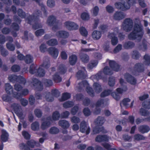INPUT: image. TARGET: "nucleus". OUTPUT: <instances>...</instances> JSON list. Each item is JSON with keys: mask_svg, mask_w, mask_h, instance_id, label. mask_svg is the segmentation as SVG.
Instances as JSON below:
<instances>
[{"mask_svg": "<svg viewBox=\"0 0 150 150\" xmlns=\"http://www.w3.org/2000/svg\"><path fill=\"white\" fill-rule=\"evenodd\" d=\"M41 16L42 13L41 11L38 9H36L34 11L32 15H30L27 17L26 21L30 24H32L33 23H34L35 24L33 25V28L34 29H36L42 27L40 24L36 23L39 18Z\"/></svg>", "mask_w": 150, "mask_h": 150, "instance_id": "nucleus-1", "label": "nucleus"}, {"mask_svg": "<svg viewBox=\"0 0 150 150\" xmlns=\"http://www.w3.org/2000/svg\"><path fill=\"white\" fill-rule=\"evenodd\" d=\"M144 64L138 63L135 64L134 67V71H132V73L136 74V73H141L144 70V65L148 66L150 64V56L147 54H146L144 56Z\"/></svg>", "mask_w": 150, "mask_h": 150, "instance_id": "nucleus-2", "label": "nucleus"}, {"mask_svg": "<svg viewBox=\"0 0 150 150\" xmlns=\"http://www.w3.org/2000/svg\"><path fill=\"white\" fill-rule=\"evenodd\" d=\"M47 24L50 26H53L52 29L54 31L59 29V27L62 25V23L56 19L55 16L53 15L49 16L47 21Z\"/></svg>", "mask_w": 150, "mask_h": 150, "instance_id": "nucleus-3", "label": "nucleus"}, {"mask_svg": "<svg viewBox=\"0 0 150 150\" xmlns=\"http://www.w3.org/2000/svg\"><path fill=\"white\" fill-rule=\"evenodd\" d=\"M29 72L31 74L40 77H43L45 74L44 69L37 65L34 64L31 65L29 68Z\"/></svg>", "mask_w": 150, "mask_h": 150, "instance_id": "nucleus-4", "label": "nucleus"}, {"mask_svg": "<svg viewBox=\"0 0 150 150\" xmlns=\"http://www.w3.org/2000/svg\"><path fill=\"white\" fill-rule=\"evenodd\" d=\"M127 2L122 4L120 2H116L115 4V7L118 9L125 11L129 9L130 5L136 3L135 0H127Z\"/></svg>", "mask_w": 150, "mask_h": 150, "instance_id": "nucleus-5", "label": "nucleus"}, {"mask_svg": "<svg viewBox=\"0 0 150 150\" xmlns=\"http://www.w3.org/2000/svg\"><path fill=\"white\" fill-rule=\"evenodd\" d=\"M133 25L132 19L130 18H127L124 20L122 27L124 30L127 32H129L132 30Z\"/></svg>", "mask_w": 150, "mask_h": 150, "instance_id": "nucleus-6", "label": "nucleus"}, {"mask_svg": "<svg viewBox=\"0 0 150 150\" xmlns=\"http://www.w3.org/2000/svg\"><path fill=\"white\" fill-rule=\"evenodd\" d=\"M135 20L133 30L142 37L144 33L143 27L139 18H135Z\"/></svg>", "mask_w": 150, "mask_h": 150, "instance_id": "nucleus-7", "label": "nucleus"}, {"mask_svg": "<svg viewBox=\"0 0 150 150\" xmlns=\"http://www.w3.org/2000/svg\"><path fill=\"white\" fill-rule=\"evenodd\" d=\"M8 79L11 82L13 83L18 82L24 85L26 82L25 79L21 76H18L15 75H10Z\"/></svg>", "mask_w": 150, "mask_h": 150, "instance_id": "nucleus-8", "label": "nucleus"}, {"mask_svg": "<svg viewBox=\"0 0 150 150\" xmlns=\"http://www.w3.org/2000/svg\"><path fill=\"white\" fill-rule=\"evenodd\" d=\"M80 131L82 133L88 134L90 131V128L87 123L84 121H82L80 125Z\"/></svg>", "mask_w": 150, "mask_h": 150, "instance_id": "nucleus-9", "label": "nucleus"}, {"mask_svg": "<svg viewBox=\"0 0 150 150\" xmlns=\"http://www.w3.org/2000/svg\"><path fill=\"white\" fill-rule=\"evenodd\" d=\"M65 27L69 30H76L79 28V26L76 23L71 21H67L64 23Z\"/></svg>", "mask_w": 150, "mask_h": 150, "instance_id": "nucleus-10", "label": "nucleus"}, {"mask_svg": "<svg viewBox=\"0 0 150 150\" xmlns=\"http://www.w3.org/2000/svg\"><path fill=\"white\" fill-rule=\"evenodd\" d=\"M33 87L37 91H41L43 89V86L41 82L38 79L34 78L32 82Z\"/></svg>", "mask_w": 150, "mask_h": 150, "instance_id": "nucleus-11", "label": "nucleus"}, {"mask_svg": "<svg viewBox=\"0 0 150 150\" xmlns=\"http://www.w3.org/2000/svg\"><path fill=\"white\" fill-rule=\"evenodd\" d=\"M33 87L37 91H41L43 89V86L41 82L38 79L34 78L32 82Z\"/></svg>", "mask_w": 150, "mask_h": 150, "instance_id": "nucleus-12", "label": "nucleus"}, {"mask_svg": "<svg viewBox=\"0 0 150 150\" xmlns=\"http://www.w3.org/2000/svg\"><path fill=\"white\" fill-rule=\"evenodd\" d=\"M11 107L18 117H21L23 115L21 106L18 103H14L11 105Z\"/></svg>", "mask_w": 150, "mask_h": 150, "instance_id": "nucleus-13", "label": "nucleus"}, {"mask_svg": "<svg viewBox=\"0 0 150 150\" xmlns=\"http://www.w3.org/2000/svg\"><path fill=\"white\" fill-rule=\"evenodd\" d=\"M128 37L130 40H137L139 41L141 40L142 36L133 30L128 35Z\"/></svg>", "mask_w": 150, "mask_h": 150, "instance_id": "nucleus-14", "label": "nucleus"}, {"mask_svg": "<svg viewBox=\"0 0 150 150\" xmlns=\"http://www.w3.org/2000/svg\"><path fill=\"white\" fill-rule=\"evenodd\" d=\"M126 16L125 14L123 12L117 11L114 14L113 18L115 20L119 21L124 19Z\"/></svg>", "mask_w": 150, "mask_h": 150, "instance_id": "nucleus-15", "label": "nucleus"}, {"mask_svg": "<svg viewBox=\"0 0 150 150\" xmlns=\"http://www.w3.org/2000/svg\"><path fill=\"white\" fill-rule=\"evenodd\" d=\"M69 34L68 32L63 30H59L56 32V35L59 38H61L64 39L67 38L69 36Z\"/></svg>", "mask_w": 150, "mask_h": 150, "instance_id": "nucleus-16", "label": "nucleus"}, {"mask_svg": "<svg viewBox=\"0 0 150 150\" xmlns=\"http://www.w3.org/2000/svg\"><path fill=\"white\" fill-rule=\"evenodd\" d=\"M29 91L27 89H24L22 90L20 93L14 92L13 93L14 97L17 99H19L22 96H25L28 94Z\"/></svg>", "mask_w": 150, "mask_h": 150, "instance_id": "nucleus-17", "label": "nucleus"}, {"mask_svg": "<svg viewBox=\"0 0 150 150\" xmlns=\"http://www.w3.org/2000/svg\"><path fill=\"white\" fill-rule=\"evenodd\" d=\"M116 92H114L111 93L112 97L116 100H119L120 98L121 94L122 93V90L120 88L116 89Z\"/></svg>", "mask_w": 150, "mask_h": 150, "instance_id": "nucleus-18", "label": "nucleus"}, {"mask_svg": "<svg viewBox=\"0 0 150 150\" xmlns=\"http://www.w3.org/2000/svg\"><path fill=\"white\" fill-rule=\"evenodd\" d=\"M125 79L128 82L132 85H135L136 83V80L134 77L128 73L124 75Z\"/></svg>", "mask_w": 150, "mask_h": 150, "instance_id": "nucleus-19", "label": "nucleus"}, {"mask_svg": "<svg viewBox=\"0 0 150 150\" xmlns=\"http://www.w3.org/2000/svg\"><path fill=\"white\" fill-rule=\"evenodd\" d=\"M109 64L110 67L113 70L118 71L120 70V66L114 60H110L109 59Z\"/></svg>", "mask_w": 150, "mask_h": 150, "instance_id": "nucleus-20", "label": "nucleus"}, {"mask_svg": "<svg viewBox=\"0 0 150 150\" xmlns=\"http://www.w3.org/2000/svg\"><path fill=\"white\" fill-rule=\"evenodd\" d=\"M76 76L79 79H83L86 77V71L84 67H82L81 70H79L77 73Z\"/></svg>", "mask_w": 150, "mask_h": 150, "instance_id": "nucleus-21", "label": "nucleus"}, {"mask_svg": "<svg viewBox=\"0 0 150 150\" xmlns=\"http://www.w3.org/2000/svg\"><path fill=\"white\" fill-rule=\"evenodd\" d=\"M49 53L53 57L56 58L58 56L59 51L58 50L54 47H50L48 49Z\"/></svg>", "mask_w": 150, "mask_h": 150, "instance_id": "nucleus-22", "label": "nucleus"}, {"mask_svg": "<svg viewBox=\"0 0 150 150\" xmlns=\"http://www.w3.org/2000/svg\"><path fill=\"white\" fill-rule=\"evenodd\" d=\"M134 43L131 41H126L123 44V47L127 50L132 49L134 48Z\"/></svg>", "mask_w": 150, "mask_h": 150, "instance_id": "nucleus-23", "label": "nucleus"}, {"mask_svg": "<svg viewBox=\"0 0 150 150\" xmlns=\"http://www.w3.org/2000/svg\"><path fill=\"white\" fill-rule=\"evenodd\" d=\"M108 137L105 135L98 136L95 139L96 141L98 142H108Z\"/></svg>", "mask_w": 150, "mask_h": 150, "instance_id": "nucleus-24", "label": "nucleus"}, {"mask_svg": "<svg viewBox=\"0 0 150 150\" xmlns=\"http://www.w3.org/2000/svg\"><path fill=\"white\" fill-rule=\"evenodd\" d=\"M2 134L1 137V139L2 142H6L8 139V134L6 131L4 129L2 130Z\"/></svg>", "mask_w": 150, "mask_h": 150, "instance_id": "nucleus-25", "label": "nucleus"}, {"mask_svg": "<svg viewBox=\"0 0 150 150\" xmlns=\"http://www.w3.org/2000/svg\"><path fill=\"white\" fill-rule=\"evenodd\" d=\"M59 125L64 129H67L70 126L69 122L65 120H60L59 122Z\"/></svg>", "mask_w": 150, "mask_h": 150, "instance_id": "nucleus-26", "label": "nucleus"}, {"mask_svg": "<svg viewBox=\"0 0 150 150\" xmlns=\"http://www.w3.org/2000/svg\"><path fill=\"white\" fill-rule=\"evenodd\" d=\"M139 131L142 134L148 132L150 130L149 127L146 125L140 126L138 128Z\"/></svg>", "mask_w": 150, "mask_h": 150, "instance_id": "nucleus-27", "label": "nucleus"}, {"mask_svg": "<svg viewBox=\"0 0 150 150\" xmlns=\"http://www.w3.org/2000/svg\"><path fill=\"white\" fill-rule=\"evenodd\" d=\"M5 90L6 93L9 94H13V88L9 83H6L5 84Z\"/></svg>", "mask_w": 150, "mask_h": 150, "instance_id": "nucleus-28", "label": "nucleus"}, {"mask_svg": "<svg viewBox=\"0 0 150 150\" xmlns=\"http://www.w3.org/2000/svg\"><path fill=\"white\" fill-rule=\"evenodd\" d=\"M101 36V33L100 31L94 30L92 33L93 38L96 40H99Z\"/></svg>", "mask_w": 150, "mask_h": 150, "instance_id": "nucleus-29", "label": "nucleus"}, {"mask_svg": "<svg viewBox=\"0 0 150 150\" xmlns=\"http://www.w3.org/2000/svg\"><path fill=\"white\" fill-rule=\"evenodd\" d=\"M88 83L85 80L82 81L81 82L79 83L78 86L79 91L80 92L85 87L88 86Z\"/></svg>", "mask_w": 150, "mask_h": 150, "instance_id": "nucleus-30", "label": "nucleus"}, {"mask_svg": "<svg viewBox=\"0 0 150 150\" xmlns=\"http://www.w3.org/2000/svg\"><path fill=\"white\" fill-rule=\"evenodd\" d=\"M104 118L101 116H98L95 121V122L98 126H101L105 122Z\"/></svg>", "mask_w": 150, "mask_h": 150, "instance_id": "nucleus-31", "label": "nucleus"}, {"mask_svg": "<svg viewBox=\"0 0 150 150\" xmlns=\"http://www.w3.org/2000/svg\"><path fill=\"white\" fill-rule=\"evenodd\" d=\"M93 88L96 92L99 93L102 91L101 86L98 83L96 82L93 85Z\"/></svg>", "mask_w": 150, "mask_h": 150, "instance_id": "nucleus-32", "label": "nucleus"}, {"mask_svg": "<svg viewBox=\"0 0 150 150\" xmlns=\"http://www.w3.org/2000/svg\"><path fill=\"white\" fill-rule=\"evenodd\" d=\"M109 37H111V43L112 45H115L118 42V39L117 37L112 35V34H110Z\"/></svg>", "mask_w": 150, "mask_h": 150, "instance_id": "nucleus-33", "label": "nucleus"}, {"mask_svg": "<svg viewBox=\"0 0 150 150\" xmlns=\"http://www.w3.org/2000/svg\"><path fill=\"white\" fill-rule=\"evenodd\" d=\"M103 72L104 74L107 75H111L113 74V71L112 70L108 67H105L103 70Z\"/></svg>", "mask_w": 150, "mask_h": 150, "instance_id": "nucleus-34", "label": "nucleus"}, {"mask_svg": "<svg viewBox=\"0 0 150 150\" xmlns=\"http://www.w3.org/2000/svg\"><path fill=\"white\" fill-rule=\"evenodd\" d=\"M50 122L49 121H44L42 123L41 128L43 130H45L50 126Z\"/></svg>", "mask_w": 150, "mask_h": 150, "instance_id": "nucleus-35", "label": "nucleus"}, {"mask_svg": "<svg viewBox=\"0 0 150 150\" xmlns=\"http://www.w3.org/2000/svg\"><path fill=\"white\" fill-rule=\"evenodd\" d=\"M71 97V94L67 92L64 93L61 98L59 99L60 101H63L69 99Z\"/></svg>", "mask_w": 150, "mask_h": 150, "instance_id": "nucleus-36", "label": "nucleus"}, {"mask_svg": "<svg viewBox=\"0 0 150 150\" xmlns=\"http://www.w3.org/2000/svg\"><path fill=\"white\" fill-rule=\"evenodd\" d=\"M77 60V57L75 55H72L69 57V62L71 65H74L76 62Z\"/></svg>", "mask_w": 150, "mask_h": 150, "instance_id": "nucleus-37", "label": "nucleus"}, {"mask_svg": "<svg viewBox=\"0 0 150 150\" xmlns=\"http://www.w3.org/2000/svg\"><path fill=\"white\" fill-rule=\"evenodd\" d=\"M46 43L49 46H54L58 44V42L57 39H52L47 41Z\"/></svg>", "mask_w": 150, "mask_h": 150, "instance_id": "nucleus-38", "label": "nucleus"}, {"mask_svg": "<svg viewBox=\"0 0 150 150\" xmlns=\"http://www.w3.org/2000/svg\"><path fill=\"white\" fill-rule=\"evenodd\" d=\"M33 56L30 54L27 55L24 59L25 62L27 64H30L33 61Z\"/></svg>", "mask_w": 150, "mask_h": 150, "instance_id": "nucleus-39", "label": "nucleus"}, {"mask_svg": "<svg viewBox=\"0 0 150 150\" xmlns=\"http://www.w3.org/2000/svg\"><path fill=\"white\" fill-rule=\"evenodd\" d=\"M80 57L81 60L83 63H87L89 60L88 56L86 54H82L80 55Z\"/></svg>", "mask_w": 150, "mask_h": 150, "instance_id": "nucleus-40", "label": "nucleus"}, {"mask_svg": "<svg viewBox=\"0 0 150 150\" xmlns=\"http://www.w3.org/2000/svg\"><path fill=\"white\" fill-rule=\"evenodd\" d=\"M42 66L45 69L48 68L50 66V63L49 60V58L47 57H46L44 59L43 63L42 64Z\"/></svg>", "mask_w": 150, "mask_h": 150, "instance_id": "nucleus-41", "label": "nucleus"}, {"mask_svg": "<svg viewBox=\"0 0 150 150\" xmlns=\"http://www.w3.org/2000/svg\"><path fill=\"white\" fill-rule=\"evenodd\" d=\"M53 79L54 81L57 83L61 82L62 80V78L57 73L55 74L53 76Z\"/></svg>", "mask_w": 150, "mask_h": 150, "instance_id": "nucleus-42", "label": "nucleus"}, {"mask_svg": "<svg viewBox=\"0 0 150 150\" xmlns=\"http://www.w3.org/2000/svg\"><path fill=\"white\" fill-rule=\"evenodd\" d=\"M103 72L102 71H99L97 74L95 75L92 76L91 78L96 79V80H98L101 79L103 76Z\"/></svg>", "mask_w": 150, "mask_h": 150, "instance_id": "nucleus-43", "label": "nucleus"}, {"mask_svg": "<svg viewBox=\"0 0 150 150\" xmlns=\"http://www.w3.org/2000/svg\"><path fill=\"white\" fill-rule=\"evenodd\" d=\"M139 112L142 116H144L149 115L150 114V112L148 110L142 108L140 109Z\"/></svg>", "mask_w": 150, "mask_h": 150, "instance_id": "nucleus-44", "label": "nucleus"}, {"mask_svg": "<svg viewBox=\"0 0 150 150\" xmlns=\"http://www.w3.org/2000/svg\"><path fill=\"white\" fill-rule=\"evenodd\" d=\"M86 91H87L88 93L92 97L94 96V92L93 89V88L88 86L86 87Z\"/></svg>", "mask_w": 150, "mask_h": 150, "instance_id": "nucleus-45", "label": "nucleus"}, {"mask_svg": "<svg viewBox=\"0 0 150 150\" xmlns=\"http://www.w3.org/2000/svg\"><path fill=\"white\" fill-rule=\"evenodd\" d=\"M0 50L1 54L4 57L7 56L8 54V51L4 49L3 46L1 45H0Z\"/></svg>", "mask_w": 150, "mask_h": 150, "instance_id": "nucleus-46", "label": "nucleus"}, {"mask_svg": "<svg viewBox=\"0 0 150 150\" xmlns=\"http://www.w3.org/2000/svg\"><path fill=\"white\" fill-rule=\"evenodd\" d=\"M67 69L64 65L62 64L60 65L58 69V71L61 74H64L66 71Z\"/></svg>", "mask_w": 150, "mask_h": 150, "instance_id": "nucleus-47", "label": "nucleus"}, {"mask_svg": "<svg viewBox=\"0 0 150 150\" xmlns=\"http://www.w3.org/2000/svg\"><path fill=\"white\" fill-rule=\"evenodd\" d=\"M31 128L34 131H37L39 129V125L38 122H35L31 125Z\"/></svg>", "mask_w": 150, "mask_h": 150, "instance_id": "nucleus-48", "label": "nucleus"}, {"mask_svg": "<svg viewBox=\"0 0 150 150\" xmlns=\"http://www.w3.org/2000/svg\"><path fill=\"white\" fill-rule=\"evenodd\" d=\"M132 55V58L136 59H138L141 56V55L139 52L136 50L133 51Z\"/></svg>", "mask_w": 150, "mask_h": 150, "instance_id": "nucleus-49", "label": "nucleus"}, {"mask_svg": "<svg viewBox=\"0 0 150 150\" xmlns=\"http://www.w3.org/2000/svg\"><path fill=\"white\" fill-rule=\"evenodd\" d=\"M74 105L73 102L67 101L64 103L63 104V106L65 108H68L71 107Z\"/></svg>", "mask_w": 150, "mask_h": 150, "instance_id": "nucleus-50", "label": "nucleus"}, {"mask_svg": "<svg viewBox=\"0 0 150 150\" xmlns=\"http://www.w3.org/2000/svg\"><path fill=\"white\" fill-rule=\"evenodd\" d=\"M103 129L104 128L103 127H96L93 129V132L94 134H97L101 132H104L103 131Z\"/></svg>", "mask_w": 150, "mask_h": 150, "instance_id": "nucleus-51", "label": "nucleus"}, {"mask_svg": "<svg viewBox=\"0 0 150 150\" xmlns=\"http://www.w3.org/2000/svg\"><path fill=\"white\" fill-rule=\"evenodd\" d=\"M59 129L55 127H51L49 130V132L51 134H56L59 133Z\"/></svg>", "mask_w": 150, "mask_h": 150, "instance_id": "nucleus-52", "label": "nucleus"}, {"mask_svg": "<svg viewBox=\"0 0 150 150\" xmlns=\"http://www.w3.org/2000/svg\"><path fill=\"white\" fill-rule=\"evenodd\" d=\"M79 31L82 36L86 37L87 35L88 32L84 27H81L79 29Z\"/></svg>", "mask_w": 150, "mask_h": 150, "instance_id": "nucleus-53", "label": "nucleus"}, {"mask_svg": "<svg viewBox=\"0 0 150 150\" xmlns=\"http://www.w3.org/2000/svg\"><path fill=\"white\" fill-rule=\"evenodd\" d=\"M45 98L46 100L48 102H51L54 100V98L49 92L47 93L45 96Z\"/></svg>", "mask_w": 150, "mask_h": 150, "instance_id": "nucleus-54", "label": "nucleus"}, {"mask_svg": "<svg viewBox=\"0 0 150 150\" xmlns=\"http://www.w3.org/2000/svg\"><path fill=\"white\" fill-rule=\"evenodd\" d=\"M26 144L29 147L33 148L36 144V142L34 140H31L27 141Z\"/></svg>", "mask_w": 150, "mask_h": 150, "instance_id": "nucleus-55", "label": "nucleus"}, {"mask_svg": "<svg viewBox=\"0 0 150 150\" xmlns=\"http://www.w3.org/2000/svg\"><path fill=\"white\" fill-rule=\"evenodd\" d=\"M98 64L97 60L92 61L88 64V67L90 69H91L94 67H96Z\"/></svg>", "mask_w": 150, "mask_h": 150, "instance_id": "nucleus-56", "label": "nucleus"}, {"mask_svg": "<svg viewBox=\"0 0 150 150\" xmlns=\"http://www.w3.org/2000/svg\"><path fill=\"white\" fill-rule=\"evenodd\" d=\"M17 13L18 16L22 18H24L25 17V13L21 9L19 8L18 9Z\"/></svg>", "mask_w": 150, "mask_h": 150, "instance_id": "nucleus-57", "label": "nucleus"}, {"mask_svg": "<svg viewBox=\"0 0 150 150\" xmlns=\"http://www.w3.org/2000/svg\"><path fill=\"white\" fill-rule=\"evenodd\" d=\"M61 115L59 112L56 111L54 112L52 115V118L54 120H59Z\"/></svg>", "mask_w": 150, "mask_h": 150, "instance_id": "nucleus-58", "label": "nucleus"}, {"mask_svg": "<svg viewBox=\"0 0 150 150\" xmlns=\"http://www.w3.org/2000/svg\"><path fill=\"white\" fill-rule=\"evenodd\" d=\"M134 139L137 141L143 140L145 139V137L143 135L139 134H135L134 137Z\"/></svg>", "mask_w": 150, "mask_h": 150, "instance_id": "nucleus-59", "label": "nucleus"}, {"mask_svg": "<svg viewBox=\"0 0 150 150\" xmlns=\"http://www.w3.org/2000/svg\"><path fill=\"white\" fill-rule=\"evenodd\" d=\"M19 149L21 150H28L29 147L27 145L24 143H21L19 145Z\"/></svg>", "mask_w": 150, "mask_h": 150, "instance_id": "nucleus-60", "label": "nucleus"}, {"mask_svg": "<svg viewBox=\"0 0 150 150\" xmlns=\"http://www.w3.org/2000/svg\"><path fill=\"white\" fill-rule=\"evenodd\" d=\"M111 93V91L110 90H105L102 92L100 96L102 97H104L109 95Z\"/></svg>", "mask_w": 150, "mask_h": 150, "instance_id": "nucleus-61", "label": "nucleus"}, {"mask_svg": "<svg viewBox=\"0 0 150 150\" xmlns=\"http://www.w3.org/2000/svg\"><path fill=\"white\" fill-rule=\"evenodd\" d=\"M115 78L110 77L109 78L108 84L110 86H113L115 84Z\"/></svg>", "mask_w": 150, "mask_h": 150, "instance_id": "nucleus-62", "label": "nucleus"}, {"mask_svg": "<svg viewBox=\"0 0 150 150\" xmlns=\"http://www.w3.org/2000/svg\"><path fill=\"white\" fill-rule=\"evenodd\" d=\"M47 4V6L51 8H53L55 6V1L54 0H48Z\"/></svg>", "mask_w": 150, "mask_h": 150, "instance_id": "nucleus-63", "label": "nucleus"}, {"mask_svg": "<svg viewBox=\"0 0 150 150\" xmlns=\"http://www.w3.org/2000/svg\"><path fill=\"white\" fill-rule=\"evenodd\" d=\"M6 46L8 49L10 51H13L15 49L14 45L9 42L6 43Z\"/></svg>", "mask_w": 150, "mask_h": 150, "instance_id": "nucleus-64", "label": "nucleus"}]
</instances>
